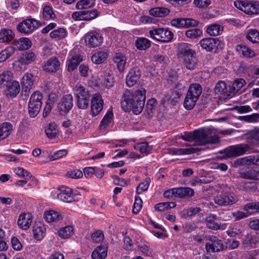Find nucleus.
<instances>
[{
    "label": "nucleus",
    "instance_id": "15",
    "mask_svg": "<svg viewBox=\"0 0 259 259\" xmlns=\"http://www.w3.org/2000/svg\"><path fill=\"white\" fill-rule=\"evenodd\" d=\"M199 22L192 18H178L172 19L170 24L172 26L182 28L197 26Z\"/></svg>",
    "mask_w": 259,
    "mask_h": 259
},
{
    "label": "nucleus",
    "instance_id": "38",
    "mask_svg": "<svg viewBox=\"0 0 259 259\" xmlns=\"http://www.w3.org/2000/svg\"><path fill=\"white\" fill-rule=\"evenodd\" d=\"M137 246L143 256L145 257H151L152 256L153 250L151 248L148 242H145L143 243H138Z\"/></svg>",
    "mask_w": 259,
    "mask_h": 259
},
{
    "label": "nucleus",
    "instance_id": "63",
    "mask_svg": "<svg viewBox=\"0 0 259 259\" xmlns=\"http://www.w3.org/2000/svg\"><path fill=\"white\" fill-rule=\"evenodd\" d=\"M67 154V151L66 150H60L54 152L53 155H50L49 158L51 161H54L61 158Z\"/></svg>",
    "mask_w": 259,
    "mask_h": 259
},
{
    "label": "nucleus",
    "instance_id": "50",
    "mask_svg": "<svg viewBox=\"0 0 259 259\" xmlns=\"http://www.w3.org/2000/svg\"><path fill=\"white\" fill-rule=\"evenodd\" d=\"M134 147L135 150L139 151L142 154L147 155L151 150V148L146 142L137 143Z\"/></svg>",
    "mask_w": 259,
    "mask_h": 259
},
{
    "label": "nucleus",
    "instance_id": "35",
    "mask_svg": "<svg viewBox=\"0 0 259 259\" xmlns=\"http://www.w3.org/2000/svg\"><path fill=\"white\" fill-rule=\"evenodd\" d=\"M56 15L54 12L52 6L51 5H46L44 6L42 11V18L45 20H51L56 18Z\"/></svg>",
    "mask_w": 259,
    "mask_h": 259
},
{
    "label": "nucleus",
    "instance_id": "57",
    "mask_svg": "<svg viewBox=\"0 0 259 259\" xmlns=\"http://www.w3.org/2000/svg\"><path fill=\"white\" fill-rule=\"evenodd\" d=\"M150 183V179L149 178H146L143 182L140 183L137 186L136 188V193L138 194H140L142 192L147 191Z\"/></svg>",
    "mask_w": 259,
    "mask_h": 259
},
{
    "label": "nucleus",
    "instance_id": "58",
    "mask_svg": "<svg viewBox=\"0 0 259 259\" xmlns=\"http://www.w3.org/2000/svg\"><path fill=\"white\" fill-rule=\"evenodd\" d=\"M12 78V73L11 71H4L2 73L0 74V88L2 87L3 84L7 83L11 80Z\"/></svg>",
    "mask_w": 259,
    "mask_h": 259
},
{
    "label": "nucleus",
    "instance_id": "39",
    "mask_svg": "<svg viewBox=\"0 0 259 259\" xmlns=\"http://www.w3.org/2000/svg\"><path fill=\"white\" fill-rule=\"evenodd\" d=\"M108 55L105 51H97L92 55L91 60L94 64H101L105 61Z\"/></svg>",
    "mask_w": 259,
    "mask_h": 259
},
{
    "label": "nucleus",
    "instance_id": "29",
    "mask_svg": "<svg viewBox=\"0 0 259 259\" xmlns=\"http://www.w3.org/2000/svg\"><path fill=\"white\" fill-rule=\"evenodd\" d=\"M82 61L79 55H75L70 58L68 57L66 61V66L67 70L69 72L73 71Z\"/></svg>",
    "mask_w": 259,
    "mask_h": 259
},
{
    "label": "nucleus",
    "instance_id": "13",
    "mask_svg": "<svg viewBox=\"0 0 259 259\" xmlns=\"http://www.w3.org/2000/svg\"><path fill=\"white\" fill-rule=\"evenodd\" d=\"M104 101L99 93L95 94L91 99V114L93 117L98 115L103 108Z\"/></svg>",
    "mask_w": 259,
    "mask_h": 259
},
{
    "label": "nucleus",
    "instance_id": "54",
    "mask_svg": "<svg viewBox=\"0 0 259 259\" xmlns=\"http://www.w3.org/2000/svg\"><path fill=\"white\" fill-rule=\"evenodd\" d=\"M95 0H80L76 5L77 9H87L95 5Z\"/></svg>",
    "mask_w": 259,
    "mask_h": 259
},
{
    "label": "nucleus",
    "instance_id": "33",
    "mask_svg": "<svg viewBox=\"0 0 259 259\" xmlns=\"http://www.w3.org/2000/svg\"><path fill=\"white\" fill-rule=\"evenodd\" d=\"M214 92L216 94H218L222 98H226L227 97L229 96V95L228 93L227 85L224 81H219L216 84L214 88Z\"/></svg>",
    "mask_w": 259,
    "mask_h": 259
},
{
    "label": "nucleus",
    "instance_id": "30",
    "mask_svg": "<svg viewBox=\"0 0 259 259\" xmlns=\"http://www.w3.org/2000/svg\"><path fill=\"white\" fill-rule=\"evenodd\" d=\"M107 255V247L100 245L94 250L92 253V259H104Z\"/></svg>",
    "mask_w": 259,
    "mask_h": 259
},
{
    "label": "nucleus",
    "instance_id": "40",
    "mask_svg": "<svg viewBox=\"0 0 259 259\" xmlns=\"http://www.w3.org/2000/svg\"><path fill=\"white\" fill-rule=\"evenodd\" d=\"M113 117V113L112 110H108L107 112L103 117L100 124L101 130H105L109 126L111 120Z\"/></svg>",
    "mask_w": 259,
    "mask_h": 259
},
{
    "label": "nucleus",
    "instance_id": "59",
    "mask_svg": "<svg viewBox=\"0 0 259 259\" xmlns=\"http://www.w3.org/2000/svg\"><path fill=\"white\" fill-rule=\"evenodd\" d=\"M83 20L90 21L98 16V13L97 10H84Z\"/></svg>",
    "mask_w": 259,
    "mask_h": 259
},
{
    "label": "nucleus",
    "instance_id": "32",
    "mask_svg": "<svg viewBox=\"0 0 259 259\" xmlns=\"http://www.w3.org/2000/svg\"><path fill=\"white\" fill-rule=\"evenodd\" d=\"M151 41L149 39L144 37H139L135 41V46L138 50L145 51L151 47Z\"/></svg>",
    "mask_w": 259,
    "mask_h": 259
},
{
    "label": "nucleus",
    "instance_id": "24",
    "mask_svg": "<svg viewBox=\"0 0 259 259\" xmlns=\"http://www.w3.org/2000/svg\"><path fill=\"white\" fill-rule=\"evenodd\" d=\"M32 219L33 217L30 213H23L19 215L18 225L21 229L26 230L30 227Z\"/></svg>",
    "mask_w": 259,
    "mask_h": 259
},
{
    "label": "nucleus",
    "instance_id": "26",
    "mask_svg": "<svg viewBox=\"0 0 259 259\" xmlns=\"http://www.w3.org/2000/svg\"><path fill=\"white\" fill-rule=\"evenodd\" d=\"M239 174L241 178L245 179L259 180V169L257 167L242 170Z\"/></svg>",
    "mask_w": 259,
    "mask_h": 259
},
{
    "label": "nucleus",
    "instance_id": "23",
    "mask_svg": "<svg viewBox=\"0 0 259 259\" xmlns=\"http://www.w3.org/2000/svg\"><path fill=\"white\" fill-rule=\"evenodd\" d=\"M60 62L56 57H52L44 64V70L50 73H56L60 68Z\"/></svg>",
    "mask_w": 259,
    "mask_h": 259
},
{
    "label": "nucleus",
    "instance_id": "1",
    "mask_svg": "<svg viewBox=\"0 0 259 259\" xmlns=\"http://www.w3.org/2000/svg\"><path fill=\"white\" fill-rule=\"evenodd\" d=\"M146 91L144 88L136 90H126L122 95L120 104L126 112L132 111L138 115L143 110L146 99Z\"/></svg>",
    "mask_w": 259,
    "mask_h": 259
},
{
    "label": "nucleus",
    "instance_id": "2",
    "mask_svg": "<svg viewBox=\"0 0 259 259\" xmlns=\"http://www.w3.org/2000/svg\"><path fill=\"white\" fill-rule=\"evenodd\" d=\"M259 147V141L252 132L246 138V143L230 146L223 150L225 158L236 157L253 152L255 148Z\"/></svg>",
    "mask_w": 259,
    "mask_h": 259
},
{
    "label": "nucleus",
    "instance_id": "12",
    "mask_svg": "<svg viewBox=\"0 0 259 259\" xmlns=\"http://www.w3.org/2000/svg\"><path fill=\"white\" fill-rule=\"evenodd\" d=\"M225 246L223 241L216 236H211L209 237V242L205 245V249L208 252H216L223 250Z\"/></svg>",
    "mask_w": 259,
    "mask_h": 259
},
{
    "label": "nucleus",
    "instance_id": "37",
    "mask_svg": "<svg viewBox=\"0 0 259 259\" xmlns=\"http://www.w3.org/2000/svg\"><path fill=\"white\" fill-rule=\"evenodd\" d=\"M217 219V215L213 214H208L205 219L207 227L211 230H219L220 228V225L216 222Z\"/></svg>",
    "mask_w": 259,
    "mask_h": 259
},
{
    "label": "nucleus",
    "instance_id": "6",
    "mask_svg": "<svg viewBox=\"0 0 259 259\" xmlns=\"http://www.w3.org/2000/svg\"><path fill=\"white\" fill-rule=\"evenodd\" d=\"M234 6L245 14L252 15L259 14V2L257 1L240 0L234 2Z\"/></svg>",
    "mask_w": 259,
    "mask_h": 259
},
{
    "label": "nucleus",
    "instance_id": "3",
    "mask_svg": "<svg viewBox=\"0 0 259 259\" xmlns=\"http://www.w3.org/2000/svg\"><path fill=\"white\" fill-rule=\"evenodd\" d=\"M178 55L184 63L186 67L190 70L194 69L197 63L196 51L193 46L188 43L181 42L178 45Z\"/></svg>",
    "mask_w": 259,
    "mask_h": 259
},
{
    "label": "nucleus",
    "instance_id": "5",
    "mask_svg": "<svg viewBox=\"0 0 259 259\" xmlns=\"http://www.w3.org/2000/svg\"><path fill=\"white\" fill-rule=\"evenodd\" d=\"M199 44L202 49L214 54L220 52L225 46L223 41L218 37L204 38L199 41Z\"/></svg>",
    "mask_w": 259,
    "mask_h": 259
},
{
    "label": "nucleus",
    "instance_id": "21",
    "mask_svg": "<svg viewBox=\"0 0 259 259\" xmlns=\"http://www.w3.org/2000/svg\"><path fill=\"white\" fill-rule=\"evenodd\" d=\"M15 40V33L13 30L9 28H2L0 29V43L5 45L12 44Z\"/></svg>",
    "mask_w": 259,
    "mask_h": 259
},
{
    "label": "nucleus",
    "instance_id": "34",
    "mask_svg": "<svg viewBox=\"0 0 259 259\" xmlns=\"http://www.w3.org/2000/svg\"><path fill=\"white\" fill-rule=\"evenodd\" d=\"M201 85L197 83L191 84L186 95L190 96L198 99L202 93Z\"/></svg>",
    "mask_w": 259,
    "mask_h": 259
},
{
    "label": "nucleus",
    "instance_id": "10",
    "mask_svg": "<svg viewBox=\"0 0 259 259\" xmlns=\"http://www.w3.org/2000/svg\"><path fill=\"white\" fill-rule=\"evenodd\" d=\"M41 25L40 21L30 18L20 22L17 26V29L21 33L29 35Z\"/></svg>",
    "mask_w": 259,
    "mask_h": 259
},
{
    "label": "nucleus",
    "instance_id": "45",
    "mask_svg": "<svg viewBox=\"0 0 259 259\" xmlns=\"http://www.w3.org/2000/svg\"><path fill=\"white\" fill-rule=\"evenodd\" d=\"M194 141L199 142L201 144L204 145L205 142L207 139V133L203 128L195 130L193 131Z\"/></svg>",
    "mask_w": 259,
    "mask_h": 259
},
{
    "label": "nucleus",
    "instance_id": "49",
    "mask_svg": "<svg viewBox=\"0 0 259 259\" xmlns=\"http://www.w3.org/2000/svg\"><path fill=\"white\" fill-rule=\"evenodd\" d=\"M223 28L219 24H212L209 25L206 29V32L211 36H217L223 31Z\"/></svg>",
    "mask_w": 259,
    "mask_h": 259
},
{
    "label": "nucleus",
    "instance_id": "46",
    "mask_svg": "<svg viewBox=\"0 0 259 259\" xmlns=\"http://www.w3.org/2000/svg\"><path fill=\"white\" fill-rule=\"evenodd\" d=\"M68 32L64 28H59L50 33V36L56 40H60L64 38L67 36Z\"/></svg>",
    "mask_w": 259,
    "mask_h": 259
},
{
    "label": "nucleus",
    "instance_id": "44",
    "mask_svg": "<svg viewBox=\"0 0 259 259\" xmlns=\"http://www.w3.org/2000/svg\"><path fill=\"white\" fill-rule=\"evenodd\" d=\"M44 218L47 222L52 223L61 220L62 216L57 211L50 210L45 212Z\"/></svg>",
    "mask_w": 259,
    "mask_h": 259
},
{
    "label": "nucleus",
    "instance_id": "27",
    "mask_svg": "<svg viewBox=\"0 0 259 259\" xmlns=\"http://www.w3.org/2000/svg\"><path fill=\"white\" fill-rule=\"evenodd\" d=\"M31 45L32 42L29 38L27 37H21L18 39H15L13 42V47H16L19 50L24 51L29 49Z\"/></svg>",
    "mask_w": 259,
    "mask_h": 259
},
{
    "label": "nucleus",
    "instance_id": "4",
    "mask_svg": "<svg viewBox=\"0 0 259 259\" xmlns=\"http://www.w3.org/2000/svg\"><path fill=\"white\" fill-rule=\"evenodd\" d=\"M76 105L79 109H87L89 105L90 94L88 90L81 85H77L73 89Z\"/></svg>",
    "mask_w": 259,
    "mask_h": 259
},
{
    "label": "nucleus",
    "instance_id": "22",
    "mask_svg": "<svg viewBox=\"0 0 259 259\" xmlns=\"http://www.w3.org/2000/svg\"><path fill=\"white\" fill-rule=\"evenodd\" d=\"M46 227L41 222H35L32 229L34 238L37 241H41L46 235Z\"/></svg>",
    "mask_w": 259,
    "mask_h": 259
},
{
    "label": "nucleus",
    "instance_id": "11",
    "mask_svg": "<svg viewBox=\"0 0 259 259\" xmlns=\"http://www.w3.org/2000/svg\"><path fill=\"white\" fill-rule=\"evenodd\" d=\"M184 89L185 87L183 84L180 82L178 83L171 90V95L165 96L161 100V102L164 105L165 102L167 101L168 103L175 105L182 96Z\"/></svg>",
    "mask_w": 259,
    "mask_h": 259
},
{
    "label": "nucleus",
    "instance_id": "41",
    "mask_svg": "<svg viewBox=\"0 0 259 259\" xmlns=\"http://www.w3.org/2000/svg\"><path fill=\"white\" fill-rule=\"evenodd\" d=\"M16 48L13 46H8L0 52V63L8 59L15 52Z\"/></svg>",
    "mask_w": 259,
    "mask_h": 259
},
{
    "label": "nucleus",
    "instance_id": "64",
    "mask_svg": "<svg viewBox=\"0 0 259 259\" xmlns=\"http://www.w3.org/2000/svg\"><path fill=\"white\" fill-rule=\"evenodd\" d=\"M104 237L103 232L101 230L96 231L92 234V239L95 242H99L103 240Z\"/></svg>",
    "mask_w": 259,
    "mask_h": 259
},
{
    "label": "nucleus",
    "instance_id": "36",
    "mask_svg": "<svg viewBox=\"0 0 259 259\" xmlns=\"http://www.w3.org/2000/svg\"><path fill=\"white\" fill-rule=\"evenodd\" d=\"M236 51L243 57L252 58L255 56V53L250 48L243 45H237L236 47Z\"/></svg>",
    "mask_w": 259,
    "mask_h": 259
},
{
    "label": "nucleus",
    "instance_id": "7",
    "mask_svg": "<svg viewBox=\"0 0 259 259\" xmlns=\"http://www.w3.org/2000/svg\"><path fill=\"white\" fill-rule=\"evenodd\" d=\"M149 36L157 41L170 42L173 38L174 34L167 28H153L149 31Z\"/></svg>",
    "mask_w": 259,
    "mask_h": 259
},
{
    "label": "nucleus",
    "instance_id": "19",
    "mask_svg": "<svg viewBox=\"0 0 259 259\" xmlns=\"http://www.w3.org/2000/svg\"><path fill=\"white\" fill-rule=\"evenodd\" d=\"M34 81V76L31 73H26L21 80L22 93L25 96H27L30 90L32 89Z\"/></svg>",
    "mask_w": 259,
    "mask_h": 259
},
{
    "label": "nucleus",
    "instance_id": "52",
    "mask_svg": "<svg viewBox=\"0 0 259 259\" xmlns=\"http://www.w3.org/2000/svg\"><path fill=\"white\" fill-rule=\"evenodd\" d=\"M73 228L71 226H67L60 229L58 232V235L62 238H68L73 233Z\"/></svg>",
    "mask_w": 259,
    "mask_h": 259
},
{
    "label": "nucleus",
    "instance_id": "17",
    "mask_svg": "<svg viewBox=\"0 0 259 259\" xmlns=\"http://www.w3.org/2000/svg\"><path fill=\"white\" fill-rule=\"evenodd\" d=\"M73 106V97L70 94L63 97L58 104V108L61 114H66L69 112Z\"/></svg>",
    "mask_w": 259,
    "mask_h": 259
},
{
    "label": "nucleus",
    "instance_id": "9",
    "mask_svg": "<svg viewBox=\"0 0 259 259\" xmlns=\"http://www.w3.org/2000/svg\"><path fill=\"white\" fill-rule=\"evenodd\" d=\"M42 96L39 91L34 92L31 96L28 104V112L30 117H35L42 106Z\"/></svg>",
    "mask_w": 259,
    "mask_h": 259
},
{
    "label": "nucleus",
    "instance_id": "56",
    "mask_svg": "<svg viewBox=\"0 0 259 259\" xmlns=\"http://www.w3.org/2000/svg\"><path fill=\"white\" fill-rule=\"evenodd\" d=\"M176 206L175 202H161L155 205V209L159 211H164Z\"/></svg>",
    "mask_w": 259,
    "mask_h": 259
},
{
    "label": "nucleus",
    "instance_id": "47",
    "mask_svg": "<svg viewBox=\"0 0 259 259\" xmlns=\"http://www.w3.org/2000/svg\"><path fill=\"white\" fill-rule=\"evenodd\" d=\"M45 132L48 138H55L58 133L57 125L54 122L49 123L46 127Z\"/></svg>",
    "mask_w": 259,
    "mask_h": 259
},
{
    "label": "nucleus",
    "instance_id": "20",
    "mask_svg": "<svg viewBox=\"0 0 259 259\" xmlns=\"http://www.w3.org/2000/svg\"><path fill=\"white\" fill-rule=\"evenodd\" d=\"M141 70L137 67H133L130 69L126 76V84L128 87L135 85L140 78Z\"/></svg>",
    "mask_w": 259,
    "mask_h": 259
},
{
    "label": "nucleus",
    "instance_id": "51",
    "mask_svg": "<svg viewBox=\"0 0 259 259\" xmlns=\"http://www.w3.org/2000/svg\"><path fill=\"white\" fill-rule=\"evenodd\" d=\"M198 100L195 97L186 95L183 103L184 107L188 110L192 109L196 105Z\"/></svg>",
    "mask_w": 259,
    "mask_h": 259
},
{
    "label": "nucleus",
    "instance_id": "53",
    "mask_svg": "<svg viewBox=\"0 0 259 259\" xmlns=\"http://www.w3.org/2000/svg\"><path fill=\"white\" fill-rule=\"evenodd\" d=\"M114 62L117 65V68L119 72H122L125 68L126 64V58L123 55H117L113 59Z\"/></svg>",
    "mask_w": 259,
    "mask_h": 259
},
{
    "label": "nucleus",
    "instance_id": "31",
    "mask_svg": "<svg viewBox=\"0 0 259 259\" xmlns=\"http://www.w3.org/2000/svg\"><path fill=\"white\" fill-rule=\"evenodd\" d=\"M13 125L8 122L0 124V141L6 139L11 133Z\"/></svg>",
    "mask_w": 259,
    "mask_h": 259
},
{
    "label": "nucleus",
    "instance_id": "25",
    "mask_svg": "<svg viewBox=\"0 0 259 259\" xmlns=\"http://www.w3.org/2000/svg\"><path fill=\"white\" fill-rule=\"evenodd\" d=\"M35 54L32 51H29L22 54L15 63L18 64V65H28L33 62L36 59Z\"/></svg>",
    "mask_w": 259,
    "mask_h": 259
},
{
    "label": "nucleus",
    "instance_id": "8",
    "mask_svg": "<svg viewBox=\"0 0 259 259\" xmlns=\"http://www.w3.org/2000/svg\"><path fill=\"white\" fill-rule=\"evenodd\" d=\"M237 199L232 192L231 188L227 186L224 187L220 194L215 198V202L219 205L227 206L236 203Z\"/></svg>",
    "mask_w": 259,
    "mask_h": 259
},
{
    "label": "nucleus",
    "instance_id": "42",
    "mask_svg": "<svg viewBox=\"0 0 259 259\" xmlns=\"http://www.w3.org/2000/svg\"><path fill=\"white\" fill-rule=\"evenodd\" d=\"M169 13V10L165 7H155L149 11L150 15L156 17H163Z\"/></svg>",
    "mask_w": 259,
    "mask_h": 259
},
{
    "label": "nucleus",
    "instance_id": "14",
    "mask_svg": "<svg viewBox=\"0 0 259 259\" xmlns=\"http://www.w3.org/2000/svg\"><path fill=\"white\" fill-rule=\"evenodd\" d=\"M84 38L86 45L92 48L99 46L103 40L101 34L96 31L88 32L85 35Z\"/></svg>",
    "mask_w": 259,
    "mask_h": 259
},
{
    "label": "nucleus",
    "instance_id": "48",
    "mask_svg": "<svg viewBox=\"0 0 259 259\" xmlns=\"http://www.w3.org/2000/svg\"><path fill=\"white\" fill-rule=\"evenodd\" d=\"M247 40L253 44H259V31L256 29H249L246 35Z\"/></svg>",
    "mask_w": 259,
    "mask_h": 259
},
{
    "label": "nucleus",
    "instance_id": "18",
    "mask_svg": "<svg viewBox=\"0 0 259 259\" xmlns=\"http://www.w3.org/2000/svg\"><path fill=\"white\" fill-rule=\"evenodd\" d=\"M57 198L67 203H70L75 200V196L73 194L72 189L65 186H62L59 189Z\"/></svg>",
    "mask_w": 259,
    "mask_h": 259
},
{
    "label": "nucleus",
    "instance_id": "61",
    "mask_svg": "<svg viewBox=\"0 0 259 259\" xmlns=\"http://www.w3.org/2000/svg\"><path fill=\"white\" fill-rule=\"evenodd\" d=\"M142 200L139 196H135V202L133 207V212L134 214H138L142 207Z\"/></svg>",
    "mask_w": 259,
    "mask_h": 259
},
{
    "label": "nucleus",
    "instance_id": "28",
    "mask_svg": "<svg viewBox=\"0 0 259 259\" xmlns=\"http://www.w3.org/2000/svg\"><path fill=\"white\" fill-rule=\"evenodd\" d=\"M175 197L178 198L191 197L194 194V191L189 187L174 188Z\"/></svg>",
    "mask_w": 259,
    "mask_h": 259
},
{
    "label": "nucleus",
    "instance_id": "16",
    "mask_svg": "<svg viewBox=\"0 0 259 259\" xmlns=\"http://www.w3.org/2000/svg\"><path fill=\"white\" fill-rule=\"evenodd\" d=\"M5 89L4 94L8 98H14L16 97L20 91V84L18 81L11 80L5 84Z\"/></svg>",
    "mask_w": 259,
    "mask_h": 259
},
{
    "label": "nucleus",
    "instance_id": "60",
    "mask_svg": "<svg viewBox=\"0 0 259 259\" xmlns=\"http://www.w3.org/2000/svg\"><path fill=\"white\" fill-rule=\"evenodd\" d=\"M256 238L254 236L247 234L245 236L243 241V244L246 246L253 247L255 245Z\"/></svg>",
    "mask_w": 259,
    "mask_h": 259
},
{
    "label": "nucleus",
    "instance_id": "62",
    "mask_svg": "<svg viewBox=\"0 0 259 259\" xmlns=\"http://www.w3.org/2000/svg\"><path fill=\"white\" fill-rule=\"evenodd\" d=\"M247 164H254L259 165V154L249 155L243 158Z\"/></svg>",
    "mask_w": 259,
    "mask_h": 259
},
{
    "label": "nucleus",
    "instance_id": "55",
    "mask_svg": "<svg viewBox=\"0 0 259 259\" xmlns=\"http://www.w3.org/2000/svg\"><path fill=\"white\" fill-rule=\"evenodd\" d=\"M202 35V30L198 28L190 29L185 32L186 36L191 39H197Z\"/></svg>",
    "mask_w": 259,
    "mask_h": 259
},
{
    "label": "nucleus",
    "instance_id": "43",
    "mask_svg": "<svg viewBox=\"0 0 259 259\" xmlns=\"http://www.w3.org/2000/svg\"><path fill=\"white\" fill-rule=\"evenodd\" d=\"M242 188L247 192H258L259 191V182L257 181L244 182L242 184Z\"/></svg>",
    "mask_w": 259,
    "mask_h": 259
}]
</instances>
